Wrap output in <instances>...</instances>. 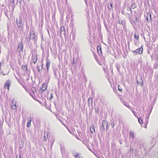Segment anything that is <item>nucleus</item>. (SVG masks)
Segmentation results:
<instances>
[{
  "instance_id": "de8ad7c7",
  "label": "nucleus",
  "mask_w": 158,
  "mask_h": 158,
  "mask_svg": "<svg viewBox=\"0 0 158 158\" xmlns=\"http://www.w3.org/2000/svg\"><path fill=\"white\" fill-rule=\"evenodd\" d=\"M122 13L123 14V12H122Z\"/></svg>"
},
{
  "instance_id": "c756f323",
  "label": "nucleus",
  "mask_w": 158,
  "mask_h": 158,
  "mask_svg": "<svg viewBox=\"0 0 158 158\" xmlns=\"http://www.w3.org/2000/svg\"><path fill=\"white\" fill-rule=\"evenodd\" d=\"M60 30H61V32H63V31H64V33L65 32V31H64L65 28H64V27H61Z\"/></svg>"
},
{
  "instance_id": "72a5a7b5",
  "label": "nucleus",
  "mask_w": 158,
  "mask_h": 158,
  "mask_svg": "<svg viewBox=\"0 0 158 158\" xmlns=\"http://www.w3.org/2000/svg\"><path fill=\"white\" fill-rule=\"evenodd\" d=\"M152 108L149 111H148V113H149V114H150V113H151L152 110Z\"/></svg>"
},
{
  "instance_id": "ddd939ff",
  "label": "nucleus",
  "mask_w": 158,
  "mask_h": 158,
  "mask_svg": "<svg viewBox=\"0 0 158 158\" xmlns=\"http://www.w3.org/2000/svg\"><path fill=\"white\" fill-rule=\"evenodd\" d=\"M90 132L92 134H93V133H95V127L94 125H92L90 127Z\"/></svg>"
},
{
  "instance_id": "f03ea898",
  "label": "nucleus",
  "mask_w": 158,
  "mask_h": 158,
  "mask_svg": "<svg viewBox=\"0 0 158 158\" xmlns=\"http://www.w3.org/2000/svg\"><path fill=\"white\" fill-rule=\"evenodd\" d=\"M108 122L105 120H103L102 123V129L101 130V134H102V133H104L105 128H106V130L108 128Z\"/></svg>"
},
{
  "instance_id": "2eb2a0df",
  "label": "nucleus",
  "mask_w": 158,
  "mask_h": 158,
  "mask_svg": "<svg viewBox=\"0 0 158 158\" xmlns=\"http://www.w3.org/2000/svg\"><path fill=\"white\" fill-rule=\"evenodd\" d=\"M137 83L138 85H143V81L141 78H140L139 81L137 80Z\"/></svg>"
},
{
  "instance_id": "2f4dec72",
  "label": "nucleus",
  "mask_w": 158,
  "mask_h": 158,
  "mask_svg": "<svg viewBox=\"0 0 158 158\" xmlns=\"http://www.w3.org/2000/svg\"><path fill=\"white\" fill-rule=\"evenodd\" d=\"M127 10L128 11H131V13H132V11L131 9L130 8L128 7L127 8Z\"/></svg>"
},
{
  "instance_id": "0eeeda50",
  "label": "nucleus",
  "mask_w": 158,
  "mask_h": 158,
  "mask_svg": "<svg viewBox=\"0 0 158 158\" xmlns=\"http://www.w3.org/2000/svg\"><path fill=\"white\" fill-rule=\"evenodd\" d=\"M51 64V61L49 59H47L46 60V67L47 68V73L49 72V68Z\"/></svg>"
},
{
  "instance_id": "f704fd0d",
  "label": "nucleus",
  "mask_w": 158,
  "mask_h": 158,
  "mask_svg": "<svg viewBox=\"0 0 158 158\" xmlns=\"http://www.w3.org/2000/svg\"><path fill=\"white\" fill-rule=\"evenodd\" d=\"M47 137H46L45 136H44V140L45 141H46V139H47Z\"/></svg>"
},
{
  "instance_id": "cd10ccee",
  "label": "nucleus",
  "mask_w": 158,
  "mask_h": 158,
  "mask_svg": "<svg viewBox=\"0 0 158 158\" xmlns=\"http://www.w3.org/2000/svg\"><path fill=\"white\" fill-rule=\"evenodd\" d=\"M118 90H119L121 92H122V88L119 85H118Z\"/></svg>"
},
{
  "instance_id": "5701e85b",
  "label": "nucleus",
  "mask_w": 158,
  "mask_h": 158,
  "mask_svg": "<svg viewBox=\"0 0 158 158\" xmlns=\"http://www.w3.org/2000/svg\"><path fill=\"white\" fill-rule=\"evenodd\" d=\"M119 64H117L116 65V68L118 72H120V69H119Z\"/></svg>"
},
{
  "instance_id": "58836bf2",
  "label": "nucleus",
  "mask_w": 158,
  "mask_h": 158,
  "mask_svg": "<svg viewBox=\"0 0 158 158\" xmlns=\"http://www.w3.org/2000/svg\"><path fill=\"white\" fill-rule=\"evenodd\" d=\"M54 105H55V107H56V103L55 102H54Z\"/></svg>"
},
{
  "instance_id": "20e7f679",
  "label": "nucleus",
  "mask_w": 158,
  "mask_h": 158,
  "mask_svg": "<svg viewBox=\"0 0 158 158\" xmlns=\"http://www.w3.org/2000/svg\"><path fill=\"white\" fill-rule=\"evenodd\" d=\"M11 82L9 80H8L5 82V83L4 85V88H7L8 90H9V87H10V85Z\"/></svg>"
},
{
  "instance_id": "dca6fc26",
  "label": "nucleus",
  "mask_w": 158,
  "mask_h": 158,
  "mask_svg": "<svg viewBox=\"0 0 158 158\" xmlns=\"http://www.w3.org/2000/svg\"><path fill=\"white\" fill-rule=\"evenodd\" d=\"M129 136L130 137L132 138L133 139L134 138V132H132L131 131L129 133Z\"/></svg>"
},
{
  "instance_id": "e433bc0d",
  "label": "nucleus",
  "mask_w": 158,
  "mask_h": 158,
  "mask_svg": "<svg viewBox=\"0 0 158 158\" xmlns=\"http://www.w3.org/2000/svg\"><path fill=\"white\" fill-rule=\"evenodd\" d=\"M27 12L28 13H29V11H30V9H28V8H27Z\"/></svg>"
},
{
  "instance_id": "37998d69",
  "label": "nucleus",
  "mask_w": 158,
  "mask_h": 158,
  "mask_svg": "<svg viewBox=\"0 0 158 158\" xmlns=\"http://www.w3.org/2000/svg\"><path fill=\"white\" fill-rule=\"evenodd\" d=\"M134 115L135 116V117H137V116H136V115H137V114H134Z\"/></svg>"
},
{
  "instance_id": "ea45409f",
  "label": "nucleus",
  "mask_w": 158,
  "mask_h": 158,
  "mask_svg": "<svg viewBox=\"0 0 158 158\" xmlns=\"http://www.w3.org/2000/svg\"><path fill=\"white\" fill-rule=\"evenodd\" d=\"M147 53L148 54H150V52L149 50L147 51Z\"/></svg>"
},
{
  "instance_id": "49530a36",
  "label": "nucleus",
  "mask_w": 158,
  "mask_h": 158,
  "mask_svg": "<svg viewBox=\"0 0 158 158\" xmlns=\"http://www.w3.org/2000/svg\"><path fill=\"white\" fill-rule=\"evenodd\" d=\"M137 18L136 17V18H135V20L136 21L137 20Z\"/></svg>"
},
{
  "instance_id": "f8f14e48",
  "label": "nucleus",
  "mask_w": 158,
  "mask_h": 158,
  "mask_svg": "<svg viewBox=\"0 0 158 158\" xmlns=\"http://www.w3.org/2000/svg\"><path fill=\"white\" fill-rule=\"evenodd\" d=\"M37 60V57L36 56H32L31 60L32 62L34 64H35Z\"/></svg>"
},
{
  "instance_id": "79ce46f5",
  "label": "nucleus",
  "mask_w": 158,
  "mask_h": 158,
  "mask_svg": "<svg viewBox=\"0 0 158 158\" xmlns=\"http://www.w3.org/2000/svg\"><path fill=\"white\" fill-rule=\"evenodd\" d=\"M73 64H75V63L74 62V58H73Z\"/></svg>"
},
{
  "instance_id": "473e14b6",
  "label": "nucleus",
  "mask_w": 158,
  "mask_h": 158,
  "mask_svg": "<svg viewBox=\"0 0 158 158\" xmlns=\"http://www.w3.org/2000/svg\"><path fill=\"white\" fill-rule=\"evenodd\" d=\"M114 122H112L111 123V127L112 128H113L114 127Z\"/></svg>"
},
{
  "instance_id": "c03bdc74",
  "label": "nucleus",
  "mask_w": 158,
  "mask_h": 158,
  "mask_svg": "<svg viewBox=\"0 0 158 158\" xmlns=\"http://www.w3.org/2000/svg\"><path fill=\"white\" fill-rule=\"evenodd\" d=\"M59 120L60 122H62V120L60 119H59Z\"/></svg>"
},
{
  "instance_id": "4be33fe9",
  "label": "nucleus",
  "mask_w": 158,
  "mask_h": 158,
  "mask_svg": "<svg viewBox=\"0 0 158 158\" xmlns=\"http://www.w3.org/2000/svg\"><path fill=\"white\" fill-rule=\"evenodd\" d=\"M134 38H135L136 39H137V40H138L139 36V35L138 34L137 35H136V33L135 34V35L134 36Z\"/></svg>"
},
{
  "instance_id": "9d476101",
  "label": "nucleus",
  "mask_w": 158,
  "mask_h": 158,
  "mask_svg": "<svg viewBox=\"0 0 158 158\" xmlns=\"http://www.w3.org/2000/svg\"><path fill=\"white\" fill-rule=\"evenodd\" d=\"M27 127H29L31 125V117H29L27 118Z\"/></svg>"
},
{
  "instance_id": "423d86ee",
  "label": "nucleus",
  "mask_w": 158,
  "mask_h": 158,
  "mask_svg": "<svg viewBox=\"0 0 158 158\" xmlns=\"http://www.w3.org/2000/svg\"><path fill=\"white\" fill-rule=\"evenodd\" d=\"M18 50L19 53L23 51V45L22 42L20 43L18 46Z\"/></svg>"
},
{
  "instance_id": "09e8293b",
  "label": "nucleus",
  "mask_w": 158,
  "mask_h": 158,
  "mask_svg": "<svg viewBox=\"0 0 158 158\" xmlns=\"http://www.w3.org/2000/svg\"><path fill=\"white\" fill-rule=\"evenodd\" d=\"M77 138V139H79V138Z\"/></svg>"
},
{
  "instance_id": "6e6552de",
  "label": "nucleus",
  "mask_w": 158,
  "mask_h": 158,
  "mask_svg": "<svg viewBox=\"0 0 158 158\" xmlns=\"http://www.w3.org/2000/svg\"><path fill=\"white\" fill-rule=\"evenodd\" d=\"M146 20V21L148 23L152 22V19L151 17V15L150 14L148 13L147 14Z\"/></svg>"
},
{
  "instance_id": "aec40b11",
  "label": "nucleus",
  "mask_w": 158,
  "mask_h": 158,
  "mask_svg": "<svg viewBox=\"0 0 158 158\" xmlns=\"http://www.w3.org/2000/svg\"><path fill=\"white\" fill-rule=\"evenodd\" d=\"M23 69V70L27 71V65L25 64L24 65H23L22 66Z\"/></svg>"
},
{
  "instance_id": "7c9ffc66",
  "label": "nucleus",
  "mask_w": 158,
  "mask_h": 158,
  "mask_svg": "<svg viewBox=\"0 0 158 158\" xmlns=\"http://www.w3.org/2000/svg\"><path fill=\"white\" fill-rule=\"evenodd\" d=\"M53 98V95L52 93H51L50 95V98H49L50 100H51Z\"/></svg>"
},
{
  "instance_id": "c9c22d12",
  "label": "nucleus",
  "mask_w": 158,
  "mask_h": 158,
  "mask_svg": "<svg viewBox=\"0 0 158 158\" xmlns=\"http://www.w3.org/2000/svg\"><path fill=\"white\" fill-rule=\"evenodd\" d=\"M16 158H21V156L20 154H19V157L18 156H17Z\"/></svg>"
},
{
  "instance_id": "1a4fd4ad",
  "label": "nucleus",
  "mask_w": 158,
  "mask_h": 158,
  "mask_svg": "<svg viewBox=\"0 0 158 158\" xmlns=\"http://www.w3.org/2000/svg\"><path fill=\"white\" fill-rule=\"evenodd\" d=\"M47 88V85L45 83H43L42 85V88L40 87V89H41L40 91L41 93H43Z\"/></svg>"
},
{
  "instance_id": "9b49d317",
  "label": "nucleus",
  "mask_w": 158,
  "mask_h": 158,
  "mask_svg": "<svg viewBox=\"0 0 158 158\" xmlns=\"http://www.w3.org/2000/svg\"><path fill=\"white\" fill-rule=\"evenodd\" d=\"M80 154H78L77 152L73 153V155L75 157V158H83V157L81 156Z\"/></svg>"
},
{
  "instance_id": "c85d7f7f",
  "label": "nucleus",
  "mask_w": 158,
  "mask_h": 158,
  "mask_svg": "<svg viewBox=\"0 0 158 158\" xmlns=\"http://www.w3.org/2000/svg\"><path fill=\"white\" fill-rule=\"evenodd\" d=\"M131 7L133 9H134V8H135L136 7V5L135 4L133 3V4H132L131 5Z\"/></svg>"
},
{
  "instance_id": "a211bd4d",
  "label": "nucleus",
  "mask_w": 158,
  "mask_h": 158,
  "mask_svg": "<svg viewBox=\"0 0 158 158\" xmlns=\"http://www.w3.org/2000/svg\"><path fill=\"white\" fill-rule=\"evenodd\" d=\"M123 103L124 106H125L127 107H128L129 108H131L130 106L129 105L128 103L127 102H123Z\"/></svg>"
},
{
  "instance_id": "7ed1b4c3",
  "label": "nucleus",
  "mask_w": 158,
  "mask_h": 158,
  "mask_svg": "<svg viewBox=\"0 0 158 158\" xmlns=\"http://www.w3.org/2000/svg\"><path fill=\"white\" fill-rule=\"evenodd\" d=\"M143 52V48L142 46H141L140 48L136 49L133 51L134 55H135L136 54H141Z\"/></svg>"
},
{
  "instance_id": "a19ab883",
  "label": "nucleus",
  "mask_w": 158,
  "mask_h": 158,
  "mask_svg": "<svg viewBox=\"0 0 158 158\" xmlns=\"http://www.w3.org/2000/svg\"><path fill=\"white\" fill-rule=\"evenodd\" d=\"M132 112H133V113H134V114H135V112L134 110H132Z\"/></svg>"
},
{
  "instance_id": "8fccbe9b",
  "label": "nucleus",
  "mask_w": 158,
  "mask_h": 158,
  "mask_svg": "<svg viewBox=\"0 0 158 158\" xmlns=\"http://www.w3.org/2000/svg\"><path fill=\"white\" fill-rule=\"evenodd\" d=\"M15 107H16V105H15Z\"/></svg>"
},
{
  "instance_id": "bb28decb",
  "label": "nucleus",
  "mask_w": 158,
  "mask_h": 158,
  "mask_svg": "<svg viewBox=\"0 0 158 158\" xmlns=\"http://www.w3.org/2000/svg\"><path fill=\"white\" fill-rule=\"evenodd\" d=\"M118 23L120 24H122L123 25H124L123 21L122 20H121L120 19L119 20Z\"/></svg>"
},
{
  "instance_id": "f3484780",
  "label": "nucleus",
  "mask_w": 158,
  "mask_h": 158,
  "mask_svg": "<svg viewBox=\"0 0 158 158\" xmlns=\"http://www.w3.org/2000/svg\"><path fill=\"white\" fill-rule=\"evenodd\" d=\"M157 96L156 95H155L154 96V97L153 98V100L152 101V103L153 106L154 105V104H155L156 101L157 99Z\"/></svg>"
},
{
  "instance_id": "3c124183",
  "label": "nucleus",
  "mask_w": 158,
  "mask_h": 158,
  "mask_svg": "<svg viewBox=\"0 0 158 158\" xmlns=\"http://www.w3.org/2000/svg\"><path fill=\"white\" fill-rule=\"evenodd\" d=\"M28 1H29L30 0H28Z\"/></svg>"
},
{
  "instance_id": "39448f33",
  "label": "nucleus",
  "mask_w": 158,
  "mask_h": 158,
  "mask_svg": "<svg viewBox=\"0 0 158 158\" xmlns=\"http://www.w3.org/2000/svg\"><path fill=\"white\" fill-rule=\"evenodd\" d=\"M22 20V18H19V19H16V23L17 24V26L19 28H20L23 25Z\"/></svg>"
},
{
  "instance_id": "393cba45",
  "label": "nucleus",
  "mask_w": 158,
  "mask_h": 158,
  "mask_svg": "<svg viewBox=\"0 0 158 158\" xmlns=\"http://www.w3.org/2000/svg\"><path fill=\"white\" fill-rule=\"evenodd\" d=\"M138 118V122L140 124H142L143 123V120L141 118L137 117Z\"/></svg>"
},
{
  "instance_id": "b1692460",
  "label": "nucleus",
  "mask_w": 158,
  "mask_h": 158,
  "mask_svg": "<svg viewBox=\"0 0 158 158\" xmlns=\"http://www.w3.org/2000/svg\"><path fill=\"white\" fill-rule=\"evenodd\" d=\"M36 69L37 70L38 72L40 73L41 70L40 69V67L39 65H37L36 67Z\"/></svg>"
},
{
  "instance_id": "412c9836",
  "label": "nucleus",
  "mask_w": 158,
  "mask_h": 158,
  "mask_svg": "<svg viewBox=\"0 0 158 158\" xmlns=\"http://www.w3.org/2000/svg\"><path fill=\"white\" fill-rule=\"evenodd\" d=\"M110 7L109 6V5H108V9L109 10H111V9H113V3H112L111 2L110 3Z\"/></svg>"
},
{
  "instance_id": "6ab92c4d",
  "label": "nucleus",
  "mask_w": 158,
  "mask_h": 158,
  "mask_svg": "<svg viewBox=\"0 0 158 158\" xmlns=\"http://www.w3.org/2000/svg\"><path fill=\"white\" fill-rule=\"evenodd\" d=\"M93 99L92 98H89L88 100V105L89 106L90 105V102H91V103L92 104H93Z\"/></svg>"
},
{
  "instance_id": "4c0bfd02",
  "label": "nucleus",
  "mask_w": 158,
  "mask_h": 158,
  "mask_svg": "<svg viewBox=\"0 0 158 158\" xmlns=\"http://www.w3.org/2000/svg\"><path fill=\"white\" fill-rule=\"evenodd\" d=\"M43 63H42V64H41V70L43 69Z\"/></svg>"
},
{
  "instance_id": "a18cd8bd",
  "label": "nucleus",
  "mask_w": 158,
  "mask_h": 158,
  "mask_svg": "<svg viewBox=\"0 0 158 158\" xmlns=\"http://www.w3.org/2000/svg\"><path fill=\"white\" fill-rule=\"evenodd\" d=\"M27 38H30V35L28 36V37Z\"/></svg>"
},
{
  "instance_id": "4468645a",
  "label": "nucleus",
  "mask_w": 158,
  "mask_h": 158,
  "mask_svg": "<svg viewBox=\"0 0 158 158\" xmlns=\"http://www.w3.org/2000/svg\"><path fill=\"white\" fill-rule=\"evenodd\" d=\"M97 49L98 54H101L102 53V49L101 46H98L97 47Z\"/></svg>"
},
{
  "instance_id": "f257e3e1",
  "label": "nucleus",
  "mask_w": 158,
  "mask_h": 158,
  "mask_svg": "<svg viewBox=\"0 0 158 158\" xmlns=\"http://www.w3.org/2000/svg\"><path fill=\"white\" fill-rule=\"evenodd\" d=\"M35 32L33 30H31L30 32V38H27V37L26 41L29 44V42L31 40H34L35 39Z\"/></svg>"
},
{
  "instance_id": "a878e982",
  "label": "nucleus",
  "mask_w": 158,
  "mask_h": 158,
  "mask_svg": "<svg viewBox=\"0 0 158 158\" xmlns=\"http://www.w3.org/2000/svg\"><path fill=\"white\" fill-rule=\"evenodd\" d=\"M99 107H96L95 108V111L96 113H97V114L98 113H99Z\"/></svg>"
}]
</instances>
